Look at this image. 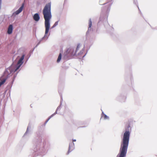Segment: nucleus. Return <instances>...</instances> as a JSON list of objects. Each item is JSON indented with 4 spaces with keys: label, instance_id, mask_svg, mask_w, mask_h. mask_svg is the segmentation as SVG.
Instances as JSON below:
<instances>
[{
    "label": "nucleus",
    "instance_id": "16",
    "mask_svg": "<svg viewBox=\"0 0 157 157\" xmlns=\"http://www.w3.org/2000/svg\"><path fill=\"white\" fill-rule=\"evenodd\" d=\"M2 1V0H0V10L1 9V8Z\"/></svg>",
    "mask_w": 157,
    "mask_h": 157
},
{
    "label": "nucleus",
    "instance_id": "12",
    "mask_svg": "<svg viewBox=\"0 0 157 157\" xmlns=\"http://www.w3.org/2000/svg\"><path fill=\"white\" fill-rule=\"evenodd\" d=\"M58 21H56L52 27V28L55 27L58 24Z\"/></svg>",
    "mask_w": 157,
    "mask_h": 157
},
{
    "label": "nucleus",
    "instance_id": "19",
    "mask_svg": "<svg viewBox=\"0 0 157 157\" xmlns=\"http://www.w3.org/2000/svg\"><path fill=\"white\" fill-rule=\"evenodd\" d=\"M76 141V140H75H75L73 139V142H75Z\"/></svg>",
    "mask_w": 157,
    "mask_h": 157
},
{
    "label": "nucleus",
    "instance_id": "2",
    "mask_svg": "<svg viewBox=\"0 0 157 157\" xmlns=\"http://www.w3.org/2000/svg\"><path fill=\"white\" fill-rule=\"evenodd\" d=\"M51 5L50 3L46 4L44 7L43 13L45 20V35L48 33L50 27V21L52 18Z\"/></svg>",
    "mask_w": 157,
    "mask_h": 157
},
{
    "label": "nucleus",
    "instance_id": "3",
    "mask_svg": "<svg viewBox=\"0 0 157 157\" xmlns=\"http://www.w3.org/2000/svg\"><path fill=\"white\" fill-rule=\"evenodd\" d=\"M10 67L6 68L2 75L0 77V87L6 82L10 75Z\"/></svg>",
    "mask_w": 157,
    "mask_h": 157
},
{
    "label": "nucleus",
    "instance_id": "6",
    "mask_svg": "<svg viewBox=\"0 0 157 157\" xmlns=\"http://www.w3.org/2000/svg\"><path fill=\"white\" fill-rule=\"evenodd\" d=\"M75 148L74 144L72 142L70 144L68 151L67 154H68L71 152Z\"/></svg>",
    "mask_w": 157,
    "mask_h": 157
},
{
    "label": "nucleus",
    "instance_id": "15",
    "mask_svg": "<svg viewBox=\"0 0 157 157\" xmlns=\"http://www.w3.org/2000/svg\"><path fill=\"white\" fill-rule=\"evenodd\" d=\"M129 123H130L129 122L128 123L127 128V129H128V128H130V125H129Z\"/></svg>",
    "mask_w": 157,
    "mask_h": 157
},
{
    "label": "nucleus",
    "instance_id": "8",
    "mask_svg": "<svg viewBox=\"0 0 157 157\" xmlns=\"http://www.w3.org/2000/svg\"><path fill=\"white\" fill-rule=\"evenodd\" d=\"M34 20L36 21H38L40 18L39 15L38 13H36L34 14L33 17Z\"/></svg>",
    "mask_w": 157,
    "mask_h": 157
},
{
    "label": "nucleus",
    "instance_id": "7",
    "mask_svg": "<svg viewBox=\"0 0 157 157\" xmlns=\"http://www.w3.org/2000/svg\"><path fill=\"white\" fill-rule=\"evenodd\" d=\"M24 7V4H23L19 8V9L17 10L14 13L15 15H17L20 13L23 10Z\"/></svg>",
    "mask_w": 157,
    "mask_h": 157
},
{
    "label": "nucleus",
    "instance_id": "14",
    "mask_svg": "<svg viewBox=\"0 0 157 157\" xmlns=\"http://www.w3.org/2000/svg\"><path fill=\"white\" fill-rule=\"evenodd\" d=\"M13 30V26L12 25H10V34L12 33Z\"/></svg>",
    "mask_w": 157,
    "mask_h": 157
},
{
    "label": "nucleus",
    "instance_id": "18",
    "mask_svg": "<svg viewBox=\"0 0 157 157\" xmlns=\"http://www.w3.org/2000/svg\"><path fill=\"white\" fill-rule=\"evenodd\" d=\"M50 118H48L47 119V121H46V122H47L50 119Z\"/></svg>",
    "mask_w": 157,
    "mask_h": 157
},
{
    "label": "nucleus",
    "instance_id": "9",
    "mask_svg": "<svg viewBox=\"0 0 157 157\" xmlns=\"http://www.w3.org/2000/svg\"><path fill=\"white\" fill-rule=\"evenodd\" d=\"M61 53H60L59 55V56H58V59H57V62L58 63L59 62L60 60L61 59Z\"/></svg>",
    "mask_w": 157,
    "mask_h": 157
},
{
    "label": "nucleus",
    "instance_id": "13",
    "mask_svg": "<svg viewBox=\"0 0 157 157\" xmlns=\"http://www.w3.org/2000/svg\"><path fill=\"white\" fill-rule=\"evenodd\" d=\"M103 113V116L104 117V119H108V116H107L106 115H105V114Z\"/></svg>",
    "mask_w": 157,
    "mask_h": 157
},
{
    "label": "nucleus",
    "instance_id": "1",
    "mask_svg": "<svg viewBox=\"0 0 157 157\" xmlns=\"http://www.w3.org/2000/svg\"><path fill=\"white\" fill-rule=\"evenodd\" d=\"M130 132L126 130L124 134L121 143L119 153L117 157H125L126 156L129 144Z\"/></svg>",
    "mask_w": 157,
    "mask_h": 157
},
{
    "label": "nucleus",
    "instance_id": "5",
    "mask_svg": "<svg viewBox=\"0 0 157 157\" xmlns=\"http://www.w3.org/2000/svg\"><path fill=\"white\" fill-rule=\"evenodd\" d=\"M24 58V55H23L21 58L18 61L17 64L18 65L17 67L15 69V70L14 71V72H15L17 70H18L20 67L21 65L23 63V61Z\"/></svg>",
    "mask_w": 157,
    "mask_h": 157
},
{
    "label": "nucleus",
    "instance_id": "11",
    "mask_svg": "<svg viewBox=\"0 0 157 157\" xmlns=\"http://www.w3.org/2000/svg\"><path fill=\"white\" fill-rule=\"evenodd\" d=\"M7 33L8 34L10 35V24L8 25Z\"/></svg>",
    "mask_w": 157,
    "mask_h": 157
},
{
    "label": "nucleus",
    "instance_id": "4",
    "mask_svg": "<svg viewBox=\"0 0 157 157\" xmlns=\"http://www.w3.org/2000/svg\"><path fill=\"white\" fill-rule=\"evenodd\" d=\"M83 47H82L81 45L80 44L78 45L74 53L71 52L72 55L75 56H78L81 57H83L85 55H83L84 52Z\"/></svg>",
    "mask_w": 157,
    "mask_h": 157
},
{
    "label": "nucleus",
    "instance_id": "17",
    "mask_svg": "<svg viewBox=\"0 0 157 157\" xmlns=\"http://www.w3.org/2000/svg\"><path fill=\"white\" fill-rule=\"evenodd\" d=\"M7 95H8V96H10V90L9 89L8 90Z\"/></svg>",
    "mask_w": 157,
    "mask_h": 157
},
{
    "label": "nucleus",
    "instance_id": "10",
    "mask_svg": "<svg viewBox=\"0 0 157 157\" xmlns=\"http://www.w3.org/2000/svg\"><path fill=\"white\" fill-rule=\"evenodd\" d=\"M91 25H92V22H91V19H90L89 21V22L88 30H89V28H91Z\"/></svg>",
    "mask_w": 157,
    "mask_h": 157
},
{
    "label": "nucleus",
    "instance_id": "20",
    "mask_svg": "<svg viewBox=\"0 0 157 157\" xmlns=\"http://www.w3.org/2000/svg\"><path fill=\"white\" fill-rule=\"evenodd\" d=\"M70 51H71V52H73V49H71L70 50Z\"/></svg>",
    "mask_w": 157,
    "mask_h": 157
}]
</instances>
